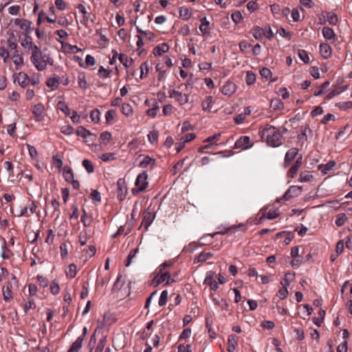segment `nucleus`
Masks as SVG:
<instances>
[{"instance_id": "obj_1", "label": "nucleus", "mask_w": 352, "mask_h": 352, "mask_svg": "<svg viewBox=\"0 0 352 352\" xmlns=\"http://www.w3.org/2000/svg\"><path fill=\"white\" fill-rule=\"evenodd\" d=\"M262 138H265L269 146L277 147L283 144V135L280 131L274 126L265 127L262 131Z\"/></svg>"}, {"instance_id": "obj_2", "label": "nucleus", "mask_w": 352, "mask_h": 352, "mask_svg": "<svg viewBox=\"0 0 352 352\" xmlns=\"http://www.w3.org/2000/svg\"><path fill=\"white\" fill-rule=\"evenodd\" d=\"M45 57L46 54H43V52L36 54H32L30 60L38 71H43L45 69Z\"/></svg>"}, {"instance_id": "obj_3", "label": "nucleus", "mask_w": 352, "mask_h": 352, "mask_svg": "<svg viewBox=\"0 0 352 352\" xmlns=\"http://www.w3.org/2000/svg\"><path fill=\"white\" fill-rule=\"evenodd\" d=\"M148 175L146 172H142L140 173L135 180V186L136 189H133V193H138L142 192L146 189L148 187V182H147Z\"/></svg>"}, {"instance_id": "obj_4", "label": "nucleus", "mask_w": 352, "mask_h": 352, "mask_svg": "<svg viewBox=\"0 0 352 352\" xmlns=\"http://www.w3.org/2000/svg\"><path fill=\"white\" fill-rule=\"evenodd\" d=\"M253 144L254 143H251L249 136H242L236 141L234 148H239L241 150L248 149L251 148Z\"/></svg>"}, {"instance_id": "obj_5", "label": "nucleus", "mask_w": 352, "mask_h": 352, "mask_svg": "<svg viewBox=\"0 0 352 352\" xmlns=\"http://www.w3.org/2000/svg\"><path fill=\"white\" fill-rule=\"evenodd\" d=\"M302 187L292 186L287 189L280 199H284L286 201L289 200L293 197H297L300 193Z\"/></svg>"}, {"instance_id": "obj_6", "label": "nucleus", "mask_w": 352, "mask_h": 352, "mask_svg": "<svg viewBox=\"0 0 352 352\" xmlns=\"http://www.w3.org/2000/svg\"><path fill=\"white\" fill-rule=\"evenodd\" d=\"M87 333V327H84L82 334L79 336L74 342H73L67 352H78V350L82 347V342Z\"/></svg>"}, {"instance_id": "obj_7", "label": "nucleus", "mask_w": 352, "mask_h": 352, "mask_svg": "<svg viewBox=\"0 0 352 352\" xmlns=\"http://www.w3.org/2000/svg\"><path fill=\"white\" fill-rule=\"evenodd\" d=\"M117 186H118V199L120 201H122L127 193V187L125 184V182L122 179H119L117 182Z\"/></svg>"}, {"instance_id": "obj_8", "label": "nucleus", "mask_w": 352, "mask_h": 352, "mask_svg": "<svg viewBox=\"0 0 352 352\" xmlns=\"http://www.w3.org/2000/svg\"><path fill=\"white\" fill-rule=\"evenodd\" d=\"M79 11L83 14V20L81 21L85 25H87L89 21H90L92 23H94V20L96 16L90 12H87L85 6L82 5H79L78 7Z\"/></svg>"}, {"instance_id": "obj_9", "label": "nucleus", "mask_w": 352, "mask_h": 352, "mask_svg": "<svg viewBox=\"0 0 352 352\" xmlns=\"http://www.w3.org/2000/svg\"><path fill=\"white\" fill-rule=\"evenodd\" d=\"M155 217V214L153 212L149 211L148 210H145L143 213L142 226H144V228L147 229L153 221Z\"/></svg>"}, {"instance_id": "obj_10", "label": "nucleus", "mask_w": 352, "mask_h": 352, "mask_svg": "<svg viewBox=\"0 0 352 352\" xmlns=\"http://www.w3.org/2000/svg\"><path fill=\"white\" fill-rule=\"evenodd\" d=\"M164 282H166V284H168L170 282H173V280L170 278L169 273L157 274L153 280L155 287H157Z\"/></svg>"}, {"instance_id": "obj_11", "label": "nucleus", "mask_w": 352, "mask_h": 352, "mask_svg": "<svg viewBox=\"0 0 352 352\" xmlns=\"http://www.w3.org/2000/svg\"><path fill=\"white\" fill-rule=\"evenodd\" d=\"M302 164V157L300 155L297 157L294 164L289 168L287 173V176L291 178H294L300 167Z\"/></svg>"}, {"instance_id": "obj_12", "label": "nucleus", "mask_w": 352, "mask_h": 352, "mask_svg": "<svg viewBox=\"0 0 352 352\" xmlns=\"http://www.w3.org/2000/svg\"><path fill=\"white\" fill-rule=\"evenodd\" d=\"M14 24L25 30V34H30L31 32V22L27 19H14Z\"/></svg>"}, {"instance_id": "obj_13", "label": "nucleus", "mask_w": 352, "mask_h": 352, "mask_svg": "<svg viewBox=\"0 0 352 352\" xmlns=\"http://www.w3.org/2000/svg\"><path fill=\"white\" fill-rule=\"evenodd\" d=\"M236 89V85L230 81H228L222 87L221 92L223 95L230 96L233 95Z\"/></svg>"}, {"instance_id": "obj_14", "label": "nucleus", "mask_w": 352, "mask_h": 352, "mask_svg": "<svg viewBox=\"0 0 352 352\" xmlns=\"http://www.w3.org/2000/svg\"><path fill=\"white\" fill-rule=\"evenodd\" d=\"M293 234L291 232L283 231L276 234L274 240L283 241V242H290L292 240Z\"/></svg>"}, {"instance_id": "obj_15", "label": "nucleus", "mask_w": 352, "mask_h": 352, "mask_svg": "<svg viewBox=\"0 0 352 352\" xmlns=\"http://www.w3.org/2000/svg\"><path fill=\"white\" fill-rule=\"evenodd\" d=\"M299 150L296 148H290L285 154V164L288 166L296 157Z\"/></svg>"}, {"instance_id": "obj_16", "label": "nucleus", "mask_w": 352, "mask_h": 352, "mask_svg": "<svg viewBox=\"0 0 352 352\" xmlns=\"http://www.w3.org/2000/svg\"><path fill=\"white\" fill-rule=\"evenodd\" d=\"M169 46L167 43H163L154 47L153 53L155 56H162L168 51Z\"/></svg>"}, {"instance_id": "obj_17", "label": "nucleus", "mask_w": 352, "mask_h": 352, "mask_svg": "<svg viewBox=\"0 0 352 352\" xmlns=\"http://www.w3.org/2000/svg\"><path fill=\"white\" fill-rule=\"evenodd\" d=\"M322 32L324 38L327 41L333 42L336 38V34L333 30L329 27H324L322 30Z\"/></svg>"}, {"instance_id": "obj_18", "label": "nucleus", "mask_w": 352, "mask_h": 352, "mask_svg": "<svg viewBox=\"0 0 352 352\" xmlns=\"http://www.w3.org/2000/svg\"><path fill=\"white\" fill-rule=\"evenodd\" d=\"M204 283L209 285L212 290H217L218 289V284L213 279V273L211 272H210L207 274V276L204 280Z\"/></svg>"}, {"instance_id": "obj_19", "label": "nucleus", "mask_w": 352, "mask_h": 352, "mask_svg": "<svg viewBox=\"0 0 352 352\" xmlns=\"http://www.w3.org/2000/svg\"><path fill=\"white\" fill-rule=\"evenodd\" d=\"M320 53L324 58H328L331 55V48L327 43H321L320 45Z\"/></svg>"}, {"instance_id": "obj_20", "label": "nucleus", "mask_w": 352, "mask_h": 352, "mask_svg": "<svg viewBox=\"0 0 352 352\" xmlns=\"http://www.w3.org/2000/svg\"><path fill=\"white\" fill-rule=\"evenodd\" d=\"M44 109V106L41 103L36 104L33 107L32 111L36 116L37 121L41 120V117L43 113Z\"/></svg>"}, {"instance_id": "obj_21", "label": "nucleus", "mask_w": 352, "mask_h": 352, "mask_svg": "<svg viewBox=\"0 0 352 352\" xmlns=\"http://www.w3.org/2000/svg\"><path fill=\"white\" fill-rule=\"evenodd\" d=\"M336 166L334 161H330L325 164H320L318 167V170L321 171L322 175L327 174Z\"/></svg>"}, {"instance_id": "obj_22", "label": "nucleus", "mask_w": 352, "mask_h": 352, "mask_svg": "<svg viewBox=\"0 0 352 352\" xmlns=\"http://www.w3.org/2000/svg\"><path fill=\"white\" fill-rule=\"evenodd\" d=\"M236 229V226H231L230 228H226L224 231L221 230V231L216 232L213 233L212 234H206V235L204 236L203 237H201L200 239H206L208 237H210V239H212L214 236L227 234L230 232H232V230H235Z\"/></svg>"}, {"instance_id": "obj_23", "label": "nucleus", "mask_w": 352, "mask_h": 352, "mask_svg": "<svg viewBox=\"0 0 352 352\" xmlns=\"http://www.w3.org/2000/svg\"><path fill=\"white\" fill-rule=\"evenodd\" d=\"M17 81L21 87H25L29 85L30 79L26 74L19 73Z\"/></svg>"}, {"instance_id": "obj_24", "label": "nucleus", "mask_w": 352, "mask_h": 352, "mask_svg": "<svg viewBox=\"0 0 352 352\" xmlns=\"http://www.w3.org/2000/svg\"><path fill=\"white\" fill-rule=\"evenodd\" d=\"M212 256H213L212 253H211L210 252H206L204 251L195 257L194 262L195 263L204 262L206 260L211 258Z\"/></svg>"}, {"instance_id": "obj_25", "label": "nucleus", "mask_w": 352, "mask_h": 352, "mask_svg": "<svg viewBox=\"0 0 352 352\" xmlns=\"http://www.w3.org/2000/svg\"><path fill=\"white\" fill-rule=\"evenodd\" d=\"M76 133L78 136H80L83 138H87L88 137L96 138L95 135H93L89 130L86 129L82 126L78 128Z\"/></svg>"}, {"instance_id": "obj_26", "label": "nucleus", "mask_w": 352, "mask_h": 352, "mask_svg": "<svg viewBox=\"0 0 352 352\" xmlns=\"http://www.w3.org/2000/svg\"><path fill=\"white\" fill-rule=\"evenodd\" d=\"M175 100L179 105H183L188 102L189 96L188 94H183L182 92L178 91L175 97Z\"/></svg>"}, {"instance_id": "obj_27", "label": "nucleus", "mask_w": 352, "mask_h": 352, "mask_svg": "<svg viewBox=\"0 0 352 352\" xmlns=\"http://www.w3.org/2000/svg\"><path fill=\"white\" fill-rule=\"evenodd\" d=\"M12 289L9 285H4L2 288L3 299L6 301H10L12 299Z\"/></svg>"}, {"instance_id": "obj_28", "label": "nucleus", "mask_w": 352, "mask_h": 352, "mask_svg": "<svg viewBox=\"0 0 352 352\" xmlns=\"http://www.w3.org/2000/svg\"><path fill=\"white\" fill-rule=\"evenodd\" d=\"M57 41L62 44V46L63 47H65V50L68 53H74V54H75V53H77V52L81 51V49L78 47L76 45H72L69 44V43H64L61 42L59 40H57Z\"/></svg>"}, {"instance_id": "obj_29", "label": "nucleus", "mask_w": 352, "mask_h": 352, "mask_svg": "<svg viewBox=\"0 0 352 352\" xmlns=\"http://www.w3.org/2000/svg\"><path fill=\"white\" fill-rule=\"evenodd\" d=\"M119 60L123 64L125 67H129L133 63V59L128 58L124 54H120L118 57Z\"/></svg>"}, {"instance_id": "obj_30", "label": "nucleus", "mask_w": 352, "mask_h": 352, "mask_svg": "<svg viewBox=\"0 0 352 352\" xmlns=\"http://www.w3.org/2000/svg\"><path fill=\"white\" fill-rule=\"evenodd\" d=\"M60 78L59 77L50 78L47 80L46 84L48 87H50L52 90H55L58 88V84L60 83Z\"/></svg>"}, {"instance_id": "obj_31", "label": "nucleus", "mask_w": 352, "mask_h": 352, "mask_svg": "<svg viewBox=\"0 0 352 352\" xmlns=\"http://www.w3.org/2000/svg\"><path fill=\"white\" fill-rule=\"evenodd\" d=\"M252 35L256 40H261L264 36V30L258 26L254 27L252 30Z\"/></svg>"}, {"instance_id": "obj_32", "label": "nucleus", "mask_w": 352, "mask_h": 352, "mask_svg": "<svg viewBox=\"0 0 352 352\" xmlns=\"http://www.w3.org/2000/svg\"><path fill=\"white\" fill-rule=\"evenodd\" d=\"M155 164V160L150 157L149 156H145L144 159L140 162V166L141 168H146L148 166H153Z\"/></svg>"}, {"instance_id": "obj_33", "label": "nucleus", "mask_w": 352, "mask_h": 352, "mask_svg": "<svg viewBox=\"0 0 352 352\" xmlns=\"http://www.w3.org/2000/svg\"><path fill=\"white\" fill-rule=\"evenodd\" d=\"M283 106V102L279 98L272 99L270 102V108L274 110L282 109Z\"/></svg>"}, {"instance_id": "obj_34", "label": "nucleus", "mask_w": 352, "mask_h": 352, "mask_svg": "<svg viewBox=\"0 0 352 352\" xmlns=\"http://www.w3.org/2000/svg\"><path fill=\"white\" fill-rule=\"evenodd\" d=\"M63 175L65 180L68 182H72L74 179L72 170L68 166L63 168Z\"/></svg>"}, {"instance_id": "obj_35", "label": "nucleus", "mask_w": 352, "mask_h": 352, "mask_svg": "<svg viewBox=\"0 0 352 352\" xmlns=\"http://www.w3.org/2000/svg\"><path fill=\"white\" fill-rule=\"evenodd\" d=\"M312 178H313V175H311V172L305 170L300 173V177L298 179V182H310Z\"/></svg>"}, {"instance_id": "obj_36", "label": "nucleus", "mask_w": 352, "mask_h": 352, "mask_svg": "<svg viewBox=\"0 0 352 352\" xmlns=\"http://www.w3.org/2000/svg\"><path fill=\"white\" fill-rule=\"evenodd\" d=\"M278 215H279V213L277 212L276 210H269L268 211H265L264 212H263L261 219H262L263 217H265L268 219H276V217H278Z\"/></svg>"}, {"instance_id": "obj_37", "label": "nucleus", "mask_w": 352, "mask_h": 352, "mask_svg": "<svg viewBox=\"0 0 352 352\" xmlns=\"http://www.w3.org/2000/svg\"><path fill=\"white\" fill-rule=\"evenodd\" d=\"M57 107L59 110L63 111L65 116H69L71 113V109L64 101H58Z\"/></svg>"}, {"instance_id": "obj_38", "label": "nucleus", "mask_w": 352, "mask_h": 352, "mask_svg": "<svg viewBox=\"0 0 352 352\" xmlns=\"http://www.w3.org/2000/svg\"><path fill=\"white\" fill-rule=\"evenodd\" d=\"M28 34H25V37L21 42V46L25 49H28L33 43L32 38Z\"/></svg>"}, {"instance_id": "obj_39", "label": "nucleus", "mask_w": 352, "mask_h": 352, "mask_svg": "<svg viewBox=\"0 0 352 352\" xmlns=\"http://www.w3.org/2000/svg\"><path fill=\"white\" fill-rule=\"evenodd\" d=\"M327 21L331 25H336L338 21V16L333 12L327 13Z\"/></svg>"}, {"instance_id": "obj_40", "label": "nucleus", "mask_w": 352, "mask_h": 352, "mask_svg": "<svg viewBox=\"0 0 352 352\" xmlns=\"http://www.w3.org/2000/svg\"><path fill=\"white\" fill-rule=\"evenodd\" d=\"M82 166L86 169L88 173H91L94 171V166L92 162L87 159H85L82 162Z\"/></svg>"}, {"instance_id": "obj_41", "label": "nucleus", "mask_w": 352, "mask_h": 352, "mask_svg": "<svg viewBox=\"0 0 352 352\" xmlns=\"http://www.w3.org/2000/svg\"><path fill=\"white\" fill-rule=\"evenodd\" d=\"M76 275V266L74 264H70L66 271V276L69 278H73Z\"/></svg>"}, {"instance_id": "obj_42", "label": "nucleus", "mask_w": 352, "mask_h": 352, "mask_svg": "<svg viewBox=\"0 0 352 352\" xmlns=\"http://www.w3.org/2000/svg\"><path fill=\"white\" fill-rule=\"evenodd\" d=\"M140 70H141L140 78L143 79L148 75V71H149V65L146 61L144 62L141 65Z\"/></svg>"}, {"instance_id": "obj_43", "label": "nucleus", "mask_w": 352, "mask_h": 352, "mask_svg": "<svg viewBox=\"0 0 352 352\" xmlns=\"http://www.w3.org/2000/svg\"><path fill=\"white\" fill-rule=\"evenodd\" d=\"M100 112L98 109L92 110L90 113V118L94 123H98L100 121Z\"/></svg>"}, {"instance_id": "obj_44", "label": "nucleus", "mask_w": 352, "mask_h": 352, "mask_svg": "<svg viewBox=\"0 0 352 352\" xmlns=\"http://www.w3.org/2000/svg\"><path fill=\"white\" fill-rule=\"evenodd\" d=\"M139 252V248L131 250L128 255L126 263H125L126 267H129L131 263L133 258L136 256V254Z\"/></svg>"}, {"instance_id": "obj_45", "label": "nucleus", "mask_w": 352, "mask_h": 352, "mask_svg": "<svg viewBox=\"0 0 352 352\" xmlns=\"http://www.w3.org/2000/svg\"><path fill=\"white\" fill-rule=\"evenodd\" d=\"M341 93L342 90H340V87L333 86L332 90L327 95L326 98L330 100Z\"/></svg>"}, {"instance_id": "obj_46", "label": "nucleus", "mask_w": 352, "mask_h": 352, "mask_svg": "<svg viewBox=\"0 0 352 352\" xmlns=\"http://www.w3.org/2000/svg\"><path fill=\"white\" fill-rule=\"evenodd\" d=\"M122 112L126 116H130L133 114V109L129 104L124 103L122 105Z\"/></svg>"}, {"instance_id": "obj_47", "label": "nucleus", "mask_w": 352, "mask_h": 352, "mask_svg": "<svg viewBox=\"0 0 352 352\" xmlns=\"http://www.w3.org/2000/svg\"><path fill=\"white\" fill-rule=\"evenodd\" d=\"M179 15L184 19H188L191 14L188 8L183 6L179 8Z\"/></svg>"}, {"instance_id": "obj_48", "label": "nucleus", "mask_w": 352, "mask_h": 352, "mask_svg": "<svg viewBox=\"0 0 352 352\" xmlns=\"http://www.w3.org/2000/svg\"><path fill=\"white\" fill-rule=\"evenodd\" d=\"M245 81L248 85L254 84L256 81V75L252 72L246 73Z\"/></svg>"}, {"instance_id": "obj_49", "label": "nucleus", "mask_w": 352, "mask_h": 352, "mask_svg": "<svg viewBox=\"0 0 352 352\" xmlns=\"http://www.w3.org/2000/svg\"><path fill=\"white\" fill-rule=\"evenodd\" d=\"M103 162L113 161L116 159V154L113 153H105L100 156Z\"/></svg>"}, {"instance_id": "obj_50", "label": "nucleus", "mask_w": 352, "mask_h": 352, "mask_svg": "<svg viewBox=\"0 0 352 352\" xmlns=\"http://www.w3.org/2000/svg\"><path fill=\"white\" fill-rule=\"evenodd\" d=\"M107 342V338L106 336H104L102 337L98 344V346L95 350V352H102L105 345H106V343Z\"/></svg>"}, {"instance_id": "obj_51", "label": "nucleus", "mask_w": 352, "mask_h": 352, "mask_svg": "<svg viewBox=\"0 0 352 352\" xmlns=\"http://www.w3.org/2000/svg\"><path fill=\"white\" fill-rule=\"evenodd\" d=\"M136 30L138 33H140L147 36L149 41H153V39L155 37V34L151 32V31H143L138 26L136 27Z\"/></svg>"}, {"instance_id": "obj_52", "label": "nucleus", "mask_w": 352, "mask_h": 352, "mask_svg": "<svg viewBox=\"0 0 352 352\" xmlns=\"http://www.w3.org/2000/svg\"><path fill=\"white\" fill-rule=\"evenodd\" d=\"M298 57L301 60H302L305 63H307L309 61V58L307 52L304 50H299L298 52Z\"/></svg>"}, {"instance_id": "obj_53", "label": "nucleus", "mask_w": 352, "mask_h": 352, "mask_svg": "<svg viewBox=\"0 0 352 352\" xmlns=\"http://www.w3.org/2000/svg\"><path fill=\"white\" fill-rule=\"evenodd\" d=\"M346 220V217L345 214L340 213L336 216V224L337 226H342V225H344Z\"/></svg>"}, {"instance_id": "obj_54", "label": "nucleus", "mask_w": 352, "mask_h": 352, "mask_svg": "<svg viewBox=\"0 0 352 352\" xmlns=\"http://www.w3.org/2000/svg\"><path fill=\"white\" fill-rule=\"evenodd\" d=\"M167 299H168V292L166 290H164L160 294V299L158 301L159 305L160 307L164 306L166 303Z\"/></svg>"}, {"instance_id": "obj_55", "label": "nucleus", "mask_w": 352, "mask_h": 352, "mask_svg": "<svg viewBox=\"0 0 352 352\" xmlns=\"http://www.w3.org/2000/svg\"><path fill=\"white\" fill-rule=\"evenodd\" d=\"M212 102V97L211 96H208L206 98V99L202 102L201 107L203 110H208L210 109V104Z\"/></svg>"}, {"instance_id": "obj_56", "label": "nucleus", "mask_w": 352, "mask_h": 352, "mask_svg": "<svg viewBox=\"0 0 352 352\" xmlns=\"http://www.w3.org/2000/svg\"><path fill=\"white\" fill-rule=\"evenodd\" d=\"M112 138V135L109 131H104L100 135V140L103 142L104 144H107L105 141H110Z\"/></svg>"}, {"instance_id": "obj_57", "label": "nucleus", "mask_w": 352, "mask_h": 352, "mask_svg": "<svg viewBox=\"0 0 352 352\" xmlns=\"http://www.w3.org/2000/svg\"><path fill=\"white\" fill-rule=\"evenodd\" d=\"M260 74L262 78H265L266 80L270 79L272 77V72L270 69L267 67H263L260 70Z\"/></svg>"}, {"instance_id": "obj_58", "label": "nucleus", "mask_w": 352, "mask_h": 352, "mask_svg": "<svg viewBox=\"0 0 352 352\" xmlns=\"http://www.w3.org/2000/svg\"><path fill=\"white\" fill-rule=\"evenodd\" d=\"M329 82L326 81L324 83H322L320 86V89L318 91H316L314 93V96H319L324 94V90L329 86Z\"/></svg>"}, {"instance_id": "obj_59", "label": "nucleus", "mask_w": 352, "mask_h": 352, "mask_svg": "<svg viewBox=\"0 0 352 352\" xmlns=\"http://www.w3.org/2000/svg\"><path fill=\"white\" fill-rule=\"evenodd\" d=\"M50 292L53 295H56L60 292V287L57 283L52 281L50 285Z\"/></svg>"}, {"instance_id": "obj_60", "label": "nucleus", "mask_w": 352, "mask_h": 352, "mask_svg": "<svg viewBox=\"0 0 352 352\" xmlns=\"http://www.w3.org/2000/svg\"><path fill=\"white\" fill-rule=\"evenodd\" d=\"M90 198L96 202L101 201L100 193L97 190H93L90 194Z\"/></svg>"}, {"instance_id": "obj_61", "label": "nucleus", "mask_w": 352, "mask_h": 352, "mask_svg": "<svg viewBox=\"0 0 352 352\" xmlns=\"http://www.w3.org/2000/svg\"><path fill=\"white\" fill-rule=\"evenodd\" d=\"M310 131V129L308 125H306L305 127H301V133L300 135H298V138L301 140H307V131Z\"/></svg>"}, {"instance_id": "obj_62", "label": "nucleus", "mask_w": 352, "mask_h": 352, "mask_svg": "<svg viewBox=\"0 0 352 352\" xmlns=\"http://www.w3.org/2000/svg\"><path fill=\"white\" fill-rule=\"evenodd\" d=\"M209 25L210 23H204V24H201L199 25V30L200 31L203 33L204 35L205 34H207V35H209L210 33V29L209 28Z\"/></svg>"}, {"instance_id": "obj_63", "label": "nucleus", "mask_w": 352, "mask_h": 352, "mask_svg": "<svg viewBox=\"0 0 352 352\" xmlns=\"http://www.w3.org/2000/svg\"><path fill=\"white\" fill-rule=\"evenodd\" d=\"M52 159L54 162V165L58 169H60L63 164L60 157L58 155H56L53 156Z\"/></svg>"}, {"instance_id": "obj_64", "label": "nucleus", "mask_w": 352, "mask_h": 352, "mask_svg": "<svg viewBox=\"0 0 352 352\" xmlns=\"http://www.w3.org/2000/svg\"><path fill=\"white\" fill-rule=\"evenodd\" d=\"M116 115V111L113 109H110L107 111L105 114V118L107 123L110 122L111 120L114 119Z\"/></svg>"}]
</instances>
